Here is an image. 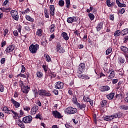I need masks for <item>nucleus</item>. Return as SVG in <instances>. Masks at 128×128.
I'll list each match as a JSON object with an SVG mask.
<instances>
[{
  "mask_svg": "<svg viewBox=\"0 0 128 128\" xmlns=\"http://www.w3.org/2000/svg\"><path fill=\"white\" fill-rule=\"evenodd\" d=\"M124 12H126V10H124V8H122L120 10L119 12L120 14H124Z\"/></svg>",
  "mask_w": 128,
  "mask_h": 128,
  "instance_id": "61",
  "label": "nucleus"
},
{
  "mask_svg": "<svg viewBox=\"0 0 128 128\" xmlns=\"http://www.w3.org/2000/svg\"><path fill=\"white\" fill-rule=\"evenodd\" d=\"M128 36H126L124 38V42L125 44H126V42H128Z\"/></svg>",
  "mask_w": 128,
  "mask_h": 128,
  "instance_id": "56",
  "label": "nucleus"
},
{
  "mask_svg": "<svg viewBox=\"0 0 128 128\" xmlns=\"http://www.w3.org/2000/svg\"><path fill=\"white\" fill-rule=\"evenodd\" d=\"M19 122H20L18 124V126L21 128H24V124L22 123V122L20 121V120H19Z\"/></svg>",
  "mask_w": 128,
  "mask_h": 128,
  "instance_id": "37",
  "label": "nucleus"
},
{
  "mask_svg": "<svg viewBox=\"0 0 128 128\" xmlns=\"http://www.w3.org/2000/svg\"><path fill=\"white\" fill-rule=\"evenodd\" d=\"M50 32H54V24H52L50 28Z\"/></svg>",
  "mask_w": 128,
  "mask_h": 128,
  "instance_id": "41",
  "label": "nucleus"
},
{
  "mask_svg": "<svg viewBox=\"0 0 128 128\" xmlns=\"http://www.w3.org/2000/svg\"><path fill=\"white\" fill-rule=\"evenodd\" d=\"M13 34L14 36H18V30H15L13 32Z\"/></svg>",
  "mask_w": 128,
  "mask_h": 128,
  "instance_id": "49",
  "label": "nucleus"
},
{
  "mask_svg": "<svg viewBox=\"0 0 128 128\" xmlns=\"http://www.w3.org/2000/svg\"><path fill=\"white\" fill-rule=\"evenodd\" d=\"M36 104L38 106H42V102H40V100H37L36 101Z\"/></svg>",
  "mask_w": 128,
  "mask_h": 128,
  "instance_id": "63",
  "label": "nucleus"
},
{
  "mask_svg": "<svg viewBox=\"0 0 128 128\" xmlns=\"http://www.w3.org/2000/svg\"><path fill=\"white\" fill-rule=\"evenodd\" d=\"M14 50V45L12 44L8 46L6 48V52H8V53L12 52V50Z\"/></svg>",
  "mask_w": 128,
  "mask_h": 128,
  "instance_id": "13",
  "label": "nucleus"
},
{
  "mask_svg": "<svg viewBox=\"0 0 128 128\" xmlns=\"http://www.w3.org/2000/svg\"><path fill=\"white\" fill-rule=\"evenodd\" d=\"M24 29L26 30H28V32H30V26H24Z\"/></svg>",
  "mask_w": 128,
  "mask_h": 128,
  "instance_id": "58",
  "label": "nucleus"
},
{
  "mask_svg": "<svg viewBox=\"0 0 128 128\" xmlns=\"http://www.w3.org/2000/svg\"><path fill=\"white\" fill-rule=\"evenodd\" d=\"M46 44H48V42L46 40L44 41V42H41V44L42 46H46Z\"/></svg>",
  "mask_w": 128,
  "mask_h": 128,
  "instance_id": "51",
  "label": "nucleus"
},
{
  "mask_svg": "<svg viewBox=\"0 0 128 128\" xmlns=\"http://www.w3.org/2000/svg\"><path fill=\"white\" fill-rule=\"evenodd\" d=\"M10 14L14 20H18V11L12 10L10 12Z\"/></svg>",
  "mask_w": 128,
  "mask_h": 128,
  "instance_id": "5",
  "label": "nucleus"
},
{
  "mask_svg": "<svg viewBox=\"0 0 128 128\" xmlns=\"http://www.w3.org/2000/svg\"><path fill=\"white\" fill-rule=\"evenodd\" d=\"M0 10H2V12H6V10H12V8H0Z\"/></svg>",
  "mask_w": 128,
  "mask_h": 128,
  "instance_id": "43",
  "label": "nucleus"
},
{
  "mask_svg": "<svg viewBox=\"0 0 128 128\" xmlns=\"http://www.w3.org/2000/svg\"><path fill=\"white\" fill-rule=\"evenodd\" d=\"M88 16L91 20H94V16L93 14L89 13Z\"/></svg>",
  "mask_w": 128,
  "mask_h": 128,
  "instance_id": "35",
  "label": "nucleus"
},
{
  "mask_svg": "<svg viewBox=\"0 0 128 128\" xmlns=\"http://www.w3.org/2000/svg\"><path fill=\"white\" fill-rule=\"evenodd\" d=\"M106 100H102V101H101L100 102V104L102 106V108L103 106H106Z\"/></svg>",
  "mask_w": 128,
  "mask_h": 128,
  "instance_id": "33",
  "label": "nucleus"
},
{
  "mask_svg": "<svg viewBox=\"0 0 128 128\" xmlns=\"http://www.w3.org/2000/svg\"><path fill=\"white\" fill-rule=\"evenodd\" d=\"M116 118V115L110 116H106L104 117V120H106L107 122H112L114 118Z\"/></svg>",
  "mask_w": 128,
  "mask_h": 128,
  "instance_id": "9",
  "label": "nucleus"
},
{
  "mask_svg": "<svg viewBox=\"0 0 128 128\" xmlns=\"http://www.w3.org/2000/svg\"><path fill=\"white\" fill-rule=\"evenodd\" d=\"M49 8H50V15L52 16H54V10H56V8H54V6L50 5Z\"/></svg>",
  "mask_w": 128,
  "mask_h": 128,
  "instance_id": "12",
  "label": "nucleus"
},
{
  "mask_svg": "<svg viewBox=\"0 0 128 128\" xmlns=\"http://www.w3.org/2000/svg\"><path fill=\"white\" fill-rule=\"evenodd\" d=\"M112 48H109L106 50V56H108L109 54H110L112 52Z\"/></svg>",
  "mask_w": 128,
  "mask_h": 128,
  "instance_id": "40",
  "label": "nucleus"
},
{
  "mask_svg": "<svg viewBox=\"0 0 128 128\" xmlns=\"http://www.w3.org/2000/svg\"><path fill=\"white\" fill-rule=\"evenodd\" d=\"M0 62L2 64H4L6 62V58H2L0 60Z\"/></svg>",
  "mask_w": 128,
  "mask_h": 128,
  "instance_id": "57",
  "label": "nucleus"
},
{
  "mask_svg": "<svg viewBox=\"0 0 128 128\" xmlns=\"http://www.w3.org/2000/svg\"><path fill=\"white\" fill-rule=\"evenodd\" d=\"M19 84H20V86H21V88H22V86H24V82H22V80L19 81Z\"/></svg>",
  "mask_w": 128,
  "mask_h": 128,
  "instance_id": "60",
  "label": "nucleus"
},
{
  "mask_svg": "<svg viewBox=\"0 0 128 128\" xmlns=\"http://www.w3.org/2000/svg\"><path fill=\"white\" fill-rule=\"evenodd\" d=\"M10 101L14 104V106H15L16 108H18L20 106V103L16 102L14 98H12Z\"/></svg>",
  "mask_w": 128,
  "mask_h": 128,
  "instance_id": "11",
  "label": "nucleus"
},
{
  "mask_svg": "<svg viewBox=\"0 0 128 128\" xmlns=\"http://www.w3.org/2000/svg\"><path fill=\"white\" fill-rule=\"evenodd\" d=\"M20 78H26V76L24 75V74H20L17 75V78H20Z\"/></svg>",
  "mask_w": 128,
  "mask_h": 128,
  "instance_id": "38",
  "label": "nucleus"
},
{
  "mask_svg": "<svg viewBox=\"0 0 128 128\" xmlns=\"http://www.w3.org/2000/svg\"><path fill=\"white\" fill-rule=\"evenodd\" d=\"M6 41H2V43H1V46H2V48H4V46H6Z\"/></svg>",
  "mask_w": 128,
  "mask_h": 128,
  "instance_id": "54",
  "label": "nucleus"
},
{
  "mask_svg": "<svg viewBox=\"0 0 128 128\" xmlns=\"http://www.w3.org/2000/svg\"><path fill=\"white\" fill-rule=\"evenodd\" d=\"M114 76H116L114 74V71H111L109 76H108V80H112V78H114Z\"/></svg>",
  "mask_w": 128,
  "mask_h": 128,
  "instance_id": "20",
  "label": "nucleus"
},
{
  "mask_svg": "<svg viewBox=\"0 0 128 128\" xmlns=\"http://www.w3.org/2000/svg\"><path fill=\"white\" fill-rule=\"evenodd\" d=\"M118 62L119 64H124V57L121 56L118 58Z\"/></svg>",
  "mask_w": 128,
  "mask_h": 128,
  "instance_id": "30",
  "label": "nucleus"
},
{
  "mask_svg": "<svg viewBox=\"0 0 128 128\" xmlns=\"http://www.w3.org/2000/svg\"><path fill=\"white\" fill-rule=\"evenodd\" d=\"M26 18L27 20H29V22H34V19L30 17V16H26Z\"/></svg>",
  "mask_w": 128,
  "mask_h": 128,
  "instance_id": "32",
  "label": "nucleus"
},
{
  "mask_svg": "<svg viewBox=\"0 0 128 128\" xmlns=\"http://www.w3.org/2000/svg\"><path fill=\"white\" fill-rule=\"evenodd\" d=\"M56 50H57V52H60V54H64L65 52L64 48L62 47V45L60 42L57 43Z\"/></svg>",
  "mask_w": 128,
  "mask_h": 128,
  "instance_id": "2",
  "label": "nucleus"
},
{
  "mask_svg": "<svg viewBox=\"0 0 128 128\" xmlns=\"http://www.w3.org/2000/svg\"><path fill=\"white\" fill-rule=\"evenodd\" d=\"M64 82H58L56 83L55 88H58V90H62L64 88Z\"/></svg>",
  "mask_w": 128,
  "mask_h": 128,
  "instance_id": "7",
  "label": "nucleus"
},
{
  "mask_svg": "<svg viewBox=\"0 0 128 128\" xmlns=\"http://www.w3.org/2000/svg\"><path fill=\"white\" fill-rule=\"evenodd\" d=\"M28 12H30V8H28L24 12H22V14H28Z\"/></svg>",
  "mask_w": 128,
  "mask_h": 128,
  "instance_id": "44",
  "label": "nucleus"
},
{
  "mask_svg": "<svg viewBox=\"0 0 128 128\" xmlns=\"http://www.w3.org/2000/svg\"><path fill=\"white\" fill-rule=\"evenodd\" d=\"M38 110V106H33L31 109V111H30L31 114H36Z\"/></svg>",
  "mask_w": 128,
  "mask_h": 128,
  "instance_id": "14",
  "label": "nucleus"
},
{
  "mask_svg": "<svg viewBox=\"0 0 128 128\" xmlns=\"http://www.w3.org/2000/svg\"><path fill=\"white\" fill-rule=\"evenodd\" d=\"M120 108V110H128V106L126 104L121 105Z\"/></svg>",
  "mask_w": 128,
  "mask_h": 128,
  "instance_id": "27",
  "label": "nucleus"
},
{
  "mask_svg": "<svg viewBox=\"0 0 128 128\" xmlns=\"http://www.w3.org/2000/svg\"><path fill=\"white\" fill-rule=\"evenodd\" d=\"M78 107L80 108V110H84L86 108V104H80V103L77 104Z\"/></svg>",
  "mask_w": 128,
  "mask_h": 128,
  "instance_id": "24",
  "label": "nucleus"
},
{
  "mask_svg": "<svg viewBox=\"0 0 128 128\" xmlns=\"http://www.w3.org/2000/svg\"><path fill=\"white\" fill-rule=\"evenodd\" d=\"M122 34V32H120V30H118L116 31L115 33L114 34V36H120Z\"/></svg>",
  "mask_w": 128,
  "mask_h": 128,
  "instance_id": "31",
  "label": "nucleus"
},
{
  "mask_svg": "<svg viewBox=\"0 0 128 128\" xmlns=\"http://www.w3.org/2000/svg\"><path fill=\"white\" fill-rule=\"evenodd\" d=\"M36 76L38 78H42V76H44V74L42 72H38L36 73Z\"/></svg>",
  "mask_w": 128,
  "mask_h": 128,
  "instance_id": "39",
  "label": "nucleus"
},
{
  "mask_svg": "<svg viewBox=\"0 0 128 128\" xmlns=\"http://www.w3.org/2000/svg\"><path fill=\"white\" fill-rule=\"evenodd\" d=\"M32 120V117L31 116H28L24 117L22 120L24 124H30Z\"/></svg>",
  "mask_w": 128,
  "mask_h": 128,
  "instance_id": "3",
  "label": "nucleus"
},
{
  "mask_svg": "<svg viewBox=\"0 0 128 128\" xmlns=\"http://www.w3.org/2000/svg\"><path fill=\"white\" fill-rule=\"evenodd\" d=\"M46 92L45 90H41L38 91V94L39 96H44Z\"/></svg>",
  "mask_w": 128,
  "mask_h": 128,
  "instance_id": "21",
  "label": "nucleus"
},
{
  "mask_svg": "<svg viewBox=\"0 0 128 128\" xmlns=\"http://www.w3.org/2000/svg\"><path fill=\"white\" fill-rule=\"evenodd\" d=\"M118 6H119V8H126V5L124 4H122L120 2V4L118 5Z\"/></svg>",
  "mask_w": 128,
  "mask_h": 128,
  "instance_id": "45",
  "label": "nucleus"
},
{
  "mask_svg": "<svg viewBox=\"0 0 128 128\" xmlns=\"http://www.w3.org/2000/svg\"><path fill=\"white\" fill-rule=\"evenodd\" d=\"M106 4L109 8L112 6V3L110 2V0H106Z\"/></svg>",
  "mask_w": 128,
  "mask_h": 128,
  "instance_id": "34",
  "label": "nucleus"
},
{
  "mask_svg": "<svg viewBox=\"0 0 128 128\" xmlns=\"http://www.w3.org/2000/svg\"><path fill=\"white\" fill-rule=\"evenodd\" d=\"M78 77L79 78H82L84 80H90V77H88V76L84 74H80L79 75H78Z\"/></svg>",
  "mask_w": 128,
  "mask_h": 128,
  "instance_id": "19",
  "label": "nucleus"
},
{
  "mask_svg": "<svg viewBox=\"0 0 128 128\" xmlns=\"http://www.w3.org/2000/svg\"><path fill=\"white\" fill-rule=\"evenodd\" d=\"M84 68H86V65L84 63H81L78 66V72L80 74H82L84 72Z\"/></svg>",
  "mask_w": 128,
  "mask_h": 128,
  "instance_id": "4",
  "label": "nucleus"
},
{
  "mask_svg": "<svg viewBox=\"0 0 128 128\" xmlns=\"http://www.w3.org/2000/svg\"><path fill=\"white\" fill-rule=\"evenodd\" d=\"M52 92H54L56 96H58V90L56 89H54L52 91Z\"/></svg>",
  "mask_w": 128,
  "mask_h": 128,
  "instance_id": "47",
  "label": "nucleus"
},
{
  "mask_svg": "<svg viewBox=\"0 0 128 128\" xmlns=\"http://www.w3.org/2000/svg\"><path fill=\"white\" fill-rule=\"evenodd\" d=\"M4 86L0 84V92H4Z\"/></svg>",
  "mask_w": 128,
  "mask_h": 128,
  "instance_id": "48",
  "label": "nucleus"
},
{
  "mask_svg": "<svg viewBox=\"0 0 128 128\" xmlns=\"http://www.w3.org/2000/svg\"><path fill=\"white\" fill-rule=\"evenodd\" d=\"M8 30L7 28H6L4 30V36H6V34H8Z\"/></svg>",
  "mask_w": 128,
  "mask_h": 128,
  "instance_id": "53",
  "label": "nucleus"
},
{
  "mask_svg": "<svg viewBox=\"0 0 128 128\" xmlns=\"http://www.w3.org/2000/svg\"><path fill=\"white\" fill-rule=\"evenodd\" d=\"M42 30L40 29H38L36 32V34L37 36H42Z\"/></svg>",
  "mask_w": 128,
  "mask_h": 128,
  "instance_id": "36",
  "label": "nucleus"
},
{
  "mask_svg": "<svg viewBox=\"0 0 128 128\" xmlns=\"http://www.w3.org/2000/svg\"><path fill=\"white\" fill-rule=\"evenodd\" d=\"M66 112H68V114H76L78 112V110H76V108L68 107L66 109Z\"/></svg>",
  "mask_w": 128,
  "mask_h": 128,
  "instance_id": "6",
  "label": "nucleus"
},
{
  "mask_svg": "<svg viewBox=\"0 0 128 128\" xmlns=\"http://www.w3.org/2000/svg\"><path fill=\"white\" fill-rule=\"evenodd\" d=\"M67 22H68V24H72V22H76V17L72 16L68 18L67 19Z\"/></svg>",
  "mask_w": 128,
  "mask_h": 128,
  "instance_id": "16",
  "label": "nucleus"
},
{
  "mask_svg": "<svg viewBox=\"0 0 128 128\" xmlns=\"http://www.w3.org/2000/svg\"><path fill=\"white\" fill-rule=\"evenodd\" d=\"M40 46L38 44H32L30 47L29 50L32 54H36V52L38 51V50Z\"/></svg>",
  "mask_w": 128,
  "mask_h": 128,
  "instance_id": "1",
  "label": "nucleus"
},
{
  "mask_svg": "<svg viewBox=\"0 0 128 128\" xmlns=\"http://www.w3.org/2000/svg\"><path fill=\"white\" fill-rule=\"evenodd\" d=\"M11 112L14 115V116H18V113H16V112L11 110Z\"/></svg>",
  "mask_w": 128,
  "mask_h": 128,
  "instance_id": "55",
  "label": "nucleus"
},
{
  "mask_svg": "<svg viewBox=\"0 0 128 128\" xmlns=\"http://www.w3.org/2000/svg\"><path fill=\"white\" fill-rule=\"evenodd\" d=\"M114 96V92H112L106 96V98H108V100H112Z\"/></svg>",
  "mask_w": 128,
  "mask_h": 128,
  "instance_id": "23",
  "label": "nucleus"
},
{
  "mask_svg": "<svg viewBox=\"0 0 128 128\" xmlns=\"http://www.w3.org/2000/svg\"><path fill=\"white\" fill-rule=\"evenodd\" d=\"M110 90V86H101L100 88V92H108V90Z\"/></svg>",
  "mask_w": 128,
  "mask_h": 128,
  "instance_id": "15",
  "label": "nucleus"
},
{
  "mask_svg": "<svg viewBox=\"0 0 128 128\" xmlns=\"http://www.w3.org/2000/svg\"><path fill=\"white\" fill-rule=\"evenodd\" d=\"M66 4V8H70V0H65Z\"/></svg>",
  "mask_w": 128,
  "mask_h": 128,
  "instance_id": "29",
  "label": "nucleus"
},
{
  "mask_svg": "<svg viewBox=\"0 0 128 128\" xmlns=\"http://www.w3.org/2000/svg\"><path fill=\"white\" fill-rule=\"evenodd\" d=\"M118 82V79H114L112 81V82L114 84H116Z\"/></svg>",
  "mask_w": 128,
  "mask_h": 128,
  "instance_id": "62",
  "label": "nucleus"
},
{
  "mask_svg": "<svg viewBox=\"0 0 128 128\" xmlns=\"http://www.w3.org/2000/svg\"><path fill=\"white\" fill-rule=\"evenodd\" d=\"M52 114L53 116L56 118H62V114H60V113L58 111H53Z\"/></svg>",
  "mask_w": 128,
  "mask_h": 128,
  "instance_id": "10",
  "label": "nucleus"
},
{
  "mask_svg": "<svg viewBox=\"0 0 128 128\" xmlns=\"http://www.w3.org/2000/svg\"><path fill=\"white\" fill-rule=\"evenodd\" d=\"M24 110L26 112H30V108L28 106H25L24 107Z\"/></svg>",
  "mask_w": 128,
  "mask_h": 128,
  "instance_id": "46",
  "label": "nucleus"
},
{
  "mask_svg": "<svg viewBox=\"0 0 128 128\" xmlns=\"http://www.w3.org/2000/svg\"><path fill=\"white\" fill-rule=\"evenodd\" d=\"M62 37H63L64 40H68L70 37L68 35V34L66 32H62L61 34Z\"/></svg>",
  "mask_w": 128,
  "mask_h": 128,
  "instance_id": "17",
  "label": "nucleus"
},
{
  "mask_svg": "<svg viewBox=\"0 0 128 128\" xmlns=\"http://www.w3.org/2000/svg\"><path fill=\"white\" fill-rule=\"evenodd\" d=\"M3 110L6 112V114H12V110H10V109H8L6 106H4L3 108Z\"/></svg>",
  "mask_w": 128,
  "mask_h": 128,
  "instance_id": "22",
  "label": "nucleus"
},
{
  "mask_svg": "<svg viewBox=\"0 0 128 128\" xmlns=\"http://www.w3.org/2000/svg\"><path fill=\"white\" fill-rule=\"evenodd\" d=\"M110 18L111 20H114V16L113 14H110Z\"/></svg>",
  "mask_w": 128,
  "mask_h": 128,
  "instance_id": "64",
  "label": "nucleus"
},
{
  "mask_svg": "<svg viewBox=\"0 0 128 128\" xmlns=\"http://www.w3.org/2000/svg\"><path fill=\"white\" fill-rule=\"evenodd\" d=\"M44 16L46 18H50V14H48V8H45L44 9Z\"/></svg>",
  "mask_w": 128,
  "mask_h": 128,
  "instance_id": "28",
  "label": "nucleus"
},
{
  "mask_svg": "<svg viewBox=\"0 0 128 128\" xmlns=\"http://www.w3.org/2000/svg\"><path fill=\"white\" fill-rule=\"evenodd\" d=\"M120 50L124 52H127V53H128V48L126 46H122L120 47Z\"/></svg>",
  "mask_w": 128,
  "mask_h": 128,
  "instance_id": "26",
  "label": "nucleus"
},
{
  "mask_svg": "<svg viewBox=\"0 0 128 128\" xmlns=\"http://www.w3.org/2000/svg\"><path fill=\"white\" fill-rule=\"evenodd\" d=\"M58 4L59 6H64V1L62 0H60L58 2Z\"/></svg>",
  "mask_w": 128,
  "mask_h": 128,
  "instance_id": "42",
  "label": "nucleus"
},
{
  "mask_svg": "<svg viewBox=\"0 0 128 128\" xmlns=\"http://www.w3.org/2000/svg\"><path fill=\"white\" fill-rule=\"evenodd\" d=\"M46 62H50L51 58H50V56H48V55L46 56Z\"/></svg>",
  "mask_w": 128,
  "mask_h": 128,
  "instance_id": "50",
  "label": "nucleus"
},
{
  "mask_svg": "<svg viewBox=\"0 0 128 128\" xmlns=\"http://www.w3.org/2000/svg\"><path fill=\"white\" fill-rule=\"evenodd\" d=\"M17 30L18 32L20 34V32L22 30V26L20 25H18V26Z\"/></svg>",
  "mask_w": 128,
  "mask_h": 128,
  "instance_id": "52",
  "label": "nucleus"
},
{
  "mask_svg": "<svg viewBox=\"0 0 128 128\" xmlns=\"http://www.w3.org/2000/svg\"><path fill=\"white\" fill-rule=\"evenodd\" d=\"M128 34V29L126 28L122 30L121 36H126Z\"/></svg>",
  "mask_w": 128,
  "mask_h": 128,
  "instance_id": "25",
  "label": "nucleus"
},
{
  "mask_svg": "<svg viewBox=\"0 0 128 128\" xmlns=\"http://www.w3.org/2000/svg\"><path fill=\"white\" fill-rule=\"evenodd\" d=\"M102 26H104V22H100L98 24L96 27L97 32H100L102 28Z\"/></svg>",
  "mask_w": 128,
  "mask_h": 128,
  "instance_id": "18",
  "label": "nucleus"
},
{
  "mask_svg": "<svg viewBox=\"0 0 128 128\" xmlns=\"http://www.w3.org/2000/svg\"><path fill=\"white\" fill-rule=\"evenodd\" d=\"M30 90V88L28 86H23L22 88H21V90L22 92H24V94H28Z\"/></svg>",
  "mask_w": 128,
  "mask_h": 128,
  "instance_id": "8",
  "label": "nucleus"
},
{
  "mask_svg": "<svg viewBox=\"0 0 128 128\" xmlns=\"http://www.w3.org/2000/svg\"><path fill=\"white\" fill-rule=\"evenodd\" d=\"M22 70H21V72H26V68H24V65L22 66Z\"/></svg>",
  "mask_w": 128,
  "mask_h": 128,
  "instance_id": "59",
  "label": "nucleus"
}]
</instances>
